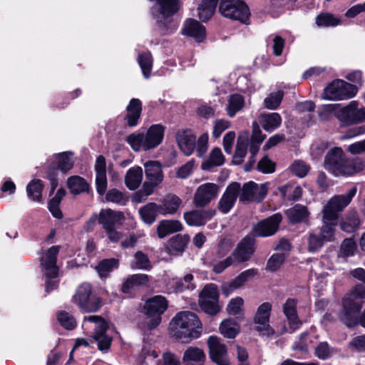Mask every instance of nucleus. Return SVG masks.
Masks as SVG:
<instances>
[{
    "label": "nucleus",
    "mask_w": 365,
    "mask_h": 365,
    "mask_svg": "<svg viewBox=\"0 0 365 365\" xmlns=\"http://www.w3.org/2000/svg\"><path fill=\"white\" fill-rule=\"evenodd\" d=\"M207 344L210 358L214 362L218 365H229L226 346L220 343L218 337L210 336L207 340Z\"/></svg>",
    "instance_id": "nucleus-18"
},
{
    "label": "nucleus",
    "mask_w": 365,
    "mask_h": 365,
    "mask_svg": "<svg viewBox=\"0 0 365 365\" xmlns=\"http://www.w3.org/2000/svg\"><path fill=\"white\" fill-rule=\"evenodd\" d=\"M272 304L264 302L257 309L254 317L255 329L261 336H271L275 334L274 329L269 325Z\"/></svg>",
    "instance_id": "nucleus-12"
},
{
    "label": "nucleus",
    "mask_w": 365,
    "mask_h": 365,
    "mask_svg": "<svg viewBox=\"0 0 365 365\" xmlns=\"http://www.w3.org/2000/svg\"><path fill=\"white\" fill-rule=\"evenodd\" d=\"M329 143L319 140L313 143L310 148V154L313 159L317 160L322 157L324 152L329 148Z\"/></svg>",
    "instance_id": "nucleus-52"
},
{
    "label": "nucleus",
    "mask_w": 365,
    "mask_h": 365,
    "mask_svg": "<svg viewBox=\"0 0 365 365\" xmlns=\"http://www.w3.org/2000/svg\"><path fill=\"white\" fill-rule=\"evenodd\" d=\"M201 329L202 324L197 315L189 311L178 313L170 323L172 336L183 343L198 338Z\"/></svg>",
    "instance_id": "nucleus-3"
},
{
    "label": "nucleus",
    "mask_w": 365,
    "mask_h": 365,
    "mask_svg": "<svg viewBox=\"0 0 365 365\" xmlns=\"http://www.w3.org/2000/svg\"><path fill=\"white\" fill-rule=\"evenodd\" d=\"M58 246H52L41 259L42 271L46 279V292H50L58 286V267L56 265Z\"/></svg>",
    "instance_id": "nucleus-6"
},
{
    "label": "nucleus",
    "mask_w": 365,
    "mask_h": 365,
    "mask_svg": "<svg viewBox=\"0 0 365 365\" xmlns=\"http://www.w3.org/2000/svg\"><path fill=\"white\" fill-rule=\"evenodd\" d=\"M225 163V156L219 148H214L207 160L202 162L201 168L204 170H210L213 167L220 166Z\"/></svg>",
    "instance_id": "nucleus-32"
},
{
    "label": "nucleus",
    "mask_w": 365,
    "mask_h": 365,
    "mask_svg": "<svg viewBox=\"0 0 365 365\" xmlns=\"http://www.w3.org/2000/svg\"><path fill=\"white\" fill-rule=\"evenodd\" d=\"M118 260L114 258L102 260L96 267L100 277H106L110 272L118 267Z\"/></svg>",
    "instance_id": "nucleus-46"
},
{
    "label": "nucleus",
    "mask_w": 365,
    "mask_h": 365,
    "mask_svg": "<svg viewBox=\"0 0 365 365\" xmlns=\"http://www.w3.org/2000/svg\"><path fill=\"white\" fill-rule=\"evenodd\" d=\"M215 215V210L209 209L206 210H192L184 214V219L190 226H201Z\"/></svg>",
    "instance_id": "nucleus-21"
},
{
    "label": "nucleus",
    "mask_w": 365,
    "mask_h": 365,
    "mask_svg": "<svg viewBox=\"0 0 365 365\" xmlns=\"http://www.w3.org/2000/svg\"><path fill=\"white\" fill-rule=\"evenodd\" d=\"M325 242L320 235L314 230L308 238V250L311 252H314L320 249Z\"/></svg>",
    "instance_id": "nucleus-61"
},
{
    "label": "nucleus",
    "mask_w": 365,
    "mask_h": 365,
    "mask_svg": "<svg viewBox=\"0 0 365 365\" xmlns=\"http://www.w3.org/2000/svg\"><path fill=\"white\" fill-rule=\"evenodd\" d=\"M259 122L263 129L269 133L277 129L282 124V117L277 113H268L261 114Z\"/></svg>",
    "instance_id": "nucleus-26"
},
{
    "label": "nucleus",
    "mask_w": 365,
    "mask_h": 365,
    "mask_svg": "<svg viewBox=\"0 0 365 365\" xmlns=\"http://www.w3.org/2000/svg\"><path fill=\"white\" fill-rule=\"evenodd\" d=\"M149 282V276L145 274H135L127 278L123 282L121 290L124 293H128L132 289L146 286Z\"/></svg>",
    "instance_id": "nucleus-27"
},
{
    "label": "nucleus",
    "mask_w": 365,
    "mask_h": 365,
    "mask_svg": "<svg viewBox=\"0 0 365 365\" xmlns=\"http://www.w3.org/2000/svg\"><path fill=\"white\" fill-rule=\"evenodd\" d=\"M240 193V184L233 182L228 185L218 202V210L222 214L228 213L234 207Z\"/></svg>",
    "instance_id": "nucleus-16"
},
{
    "label": "nucleus",
    "mask_w": 365,
    "mask_h": 365,
    "mask_svg": "<svg viewBox=\"0 0 365 365\" xmlns=\"http://www.w3.org/2000/svg\"><path fill=\"white\" fill-rule=\"evenodd\" d=\"M334 349L327 341L320 342L315 348V355L320 359L327 360L334 353Z\"/></svg>",
    "instance_id": "nucleus-54"
},
{
    "label": "nucleus",
    "mask_w": 365,
    "mask_h": 365,
    "mask_svg": "<svg viewBox=\"0 0 365 365\" xmlns=\"http://www.w3.org/2000/svg\"><path fill=\"white\" fill-rule=\"evenodd\" d=\"M282 215L280 213H275L258 222L252 229L253 236L269 237L273 235L278 230L279 223L282 222Z\"/></svg>",
    "instance_id": "nucleus-15"
},
{
    "label": "nucleus",
    "mask_w": 365,
    "mask_h": 365,
    "mask_svg": "<svg viewBox=\"0 0 365 365\" xmlns=\"http://www.w3.org/2000/svg\"><path fill=\"white\" fill-rule=\"evenodd\" d=\"M208 140L209 135L207 133H203L198 138L197 140H195V148L197 156L202 158L207 153L208 150Z\"/></svg>",
    "instance_id": "nucleus-59"
},
{
    "label": "nucleus",
    "mask_w": 365,
    "mask_h": 365,
    "mask_svg": "<svg viewBox=\"0 0 365 365\" xmlns=\"http://www.w3.org/2000/svg\"><path fill=\"white\" fill-rule=\"evenodd\" d=\"M219 10L226 18L248 24L250 9L243 0H221Z\"/></svg>",
    "instance_id": "nucleus-10"
},
{
    "label": "nucleus",
    "mask_w": 365,
    "mask_h": 365,
    "mask_svg": "<svg viewBox=\"0 0 365 365\" xmlns=\"http://www.w3.org/2000/svg\"><path fill=\"white\" fill-rule=\"evenodd\" d=\"M283 96L284 93L282 91L271 93L264 100V106L269 110L277 109L279 106L283 99Z\"/></svg>",
    "instance_id": "nucleus-51"
},
{
    "label": "nucleus",
    "mask_w": 365,
    "mask_h": 365,
    "mask_svg": "<svg viewBox=\"0 0 365 365\" xmlns=\"http://www.w3.org/2000/svg\"><path fill=\"white\" fill-rule=\"evenodd\" d=\"M339 22L338 18L329 13H322L316 18V24L319 27L336 26Z\"/></svg>",
    "instance_id": "nucleus-50"
},
{
    "label": "nucleus",
    "mask_w": 365,
    "mask_h": 365,
    "mask_svg": "<svg viewBox=\"0 0 365 365\" xmlns=\"http://www.w3.org/2000/svg\"><path fill=\"white\" fill-rule=\"evenodd\" d=\"M244 300L242 297H237L230 300L227 307V311L230 314H242V305Z\"/></svg>",
    "instance_id": "nucleus-62"
},
{
    "label": "nucleus",
    "mask_w": 365,
    "mask_h": 365,
    "mask_svg": "<svg viewBox=\"0 0 365 365\" xmlns=\"http://www.w3.org/2000/svg\"><path fill=\"white\" fill-rule=\"evenodd\" d=\"M203 351L197 347H189L184 353L183 361L185 362H201L205 359Z\"/></svg>",
    "instance_id": "nucleus-49"
},
{
    "label": "nucleus",
    "mask_w": 365,
    "mask_h": 365,
    "mask_svg": "<svg viewBox=\"0 0 365 365\" xmlns=\"http://www.w3.org/2000/svg\"><path fill=\"white\" fill-rule=\"evenodd\" d=\"M159 213V205L155 202H149L139 210V214L142 220L148 224H153Z\"/></svg>",
    "instance_id": "nucleus-33"
},
{
    "label": "nucleus",
    "mask_w": 365,
    "mask_h": 365,
    "mask_svg": "<svg viewBox=\"0 0 365 365\" xmlns=\"http://www.w3.org/2000/svg\"><path fill=\"white\" fill-rule=\"evenodd\" d=\"M43 185L39 179L31 180L26 186V192L29 198L33 201L41 202Z\"/></svg>",
    "instance_id": "nucleus-38"
},
{
    "label": "nucleus",
    "mask_w": 365,
    "mask_h": 365,
    "mask_svg": "<svg viewBox=\"0 0 365 365\" xmlns=\"http://www.w3.org/2000/svg\"><path fill=\"white\" fill-rule=\"evenodd\" d=\"M255 182L250 181L240 186V193L238 195L240 200L242 202L252 201L254 202V190Z\"/></svg>",
    "instance_id": "nucleus-53"
},
{
    "label": "nucleus",
    "mask_w": 365,
    "mask_h": 365,
    "mask_svg": "<svg viewBox=\"0 0 365 365\" xmlns=\"http://www.w3.org/2000/svg\"><path fill=\"white\" fill-rule=\"evenodd\" d=\"M349 349L354 351L361 352L365 351V334L352 338L349 343Z\"/></svg>",
    "instance_id": "nucleus-64"
},
{
    "label": "nucleus",
    "mask_w": 365,
    "mask_h": 365,
    "mask_svg": "<svg viewBox=\"0 0 365 365\" xmlns=\"http://www.w3.org/2000/svg\"><path fill=\"white\" fill-rule=\"evenodd\" d=\"M287 215L292 223L307 222L309 215L307 208L297 204L287 210Z\"/></svg>",
    "instance_id": "nucleus-30"
},
{
    "label": "nucleus",
    "mask_w": 365,
    "mask_h": 365,
    "mask_svg": "<svg viewBox=\"0 0 365 365\" xmlns=\"http://www.w3.org/2000/svg\"><path fill=\"white\" fill-rule=\"evenodd\" d=\"M145 176L153 185L160 184L164 178L162 165L158 161L149 160L144 164Z\"/></svg>",
    "instance_id": "nucleus-22"
},
{
    "label": "nucleus",
    "mask_w": 365,
    "mask_h": 365,
    "mask_svg": "<svg viewBox=\"0 0 365 365\" xmlns=\"http://www.w3.org/2000/svg\"><path fill=\"white\" fill-rule=\"evenodd\" d=\"M181 199L175 195L168 194L163 200L162 204L159 205V213L163 215L175 214L180 204Z\"/></svg>",
    "instance_id": "nucleus-24"
},
{
    "label": "nucleus",
    "mask_w": 365,
    "mask_h": 365,
    "mask_svg": "<svg viewBox=\"0 0 365 365\" xmlns=\"http://www.w3.org/2000/svg\"><path fill=\"white\" fill-rule=\"evenodd\" d=\"M323 225L317 232L320 235L324 242H330L334 240L336 221L324 220L322 218Z\"/></svg>",
    "instance_id": "nucleus-48"
},
{
    "label": "nucleus",
    "mask_w": 365,
    "mask_h": 365,
    "mask_svg": "<svg viewBox=\"0 0 365 365\" xmlns=\"http://www.w3.org/2000/svg\"><path fill=\"white\" fill-rule=\"evenodd\" d=\"M217 6V0H202L198 7V15L200 20L206 21L209 20L215 13Z\"/></svg>",
    "instance_id": "nucleus-39"
},
{
    "label": "nucleus",
    "mask_w": 365,
    "mask_h": 365,
    "mask_svg": "<svg viewBox=\"0 0 365 365\" xmlns=\"http://www.w3.org/2000/svg\"><path fill=\"white\" fill-rule=\"evenodd\" d=\"M266 135L262 133L259 128H254L250 143V163L251 167L255 162V156L257 154L259 146L265 139Z\"/></svg>",
    "instance_id": "nucleus-29"
},
{
    "label": "nucleus",
    "mask_w": 365,
    "mask_h": 365,
    "mask_svg": "<svg viewBox=\"0 0 365 365\" xmlns=\"http://www.w3.org/2000/svg\"><path fill=\"white\" fill-rule=\"evenodd\" d=\"M340 83L341 100L351 98L356 95L358 88L355 85L343 80H340Z\"/></svg>",
    "instance_id": "nucleus-56"
},
{
    "label": "nucleus",
    "mask_w": 365,
    "mask_h": 365,
    "mask_svg": "<svg viewBox=\"0 0 365 365\" xmlns=\"http://www.w3.org/2000/svg\"><path fill=\"white\" fill-rule=\"evenodd\" d=\"M59 323L65 329L72 330L76 327V322L73 316L66 312H61L58 315Z\"/></svg>",
    "instance_id": "nucleus-63"
},
{
    "label": "nucleus",
    "mask_w": 365,
    "mask_h": 365,
    "mask_svg": "<svg viewBox=\"0 0 365 365\" xmlns=\"http://www.w3.org/2000/svg\"><path fill=\"white\" fill-rule=\"evenodd\" d=\"M365 299V286L356 284L341 299V309L338 317L341 322L349 327L360 324L365 328V308L361 311Z\"/></svg>",
    "instance_id": "nucleus-1"
},
{
    "label": "nucleus",
    "mask_w": 365,
    "mask_h": 365,
    "mask_svg": "<svg viewBox=\"0 0 365 365\" xmlns=\"http://www.w3.org/2000/svg\"><path fill=\"white\" fill-rule=\"evenodd\" d=\"M244 105L245 98L242 96L237 93L230 95L226 107L227 115L231 118L234 117L242 109Z\"/></svg>",
    "instance_id": "nucleus-35"
},
{
    "label": "nucleus",
    "mask_w": 365,
    "mask_h": 365,
    "mask_svg": "<svg viewBox=\"0 0 365 365\" xmlns=\"http://www.w3.org/2000/svg\"><path fill=\"white\" fill-rule=\"evenodd\" d=\"M67 184L71 192L74 195L86 192L89 190L88 183L84 178L78 175L70 177L68 179Z\"/></svg>",
    "instance_id": "nucleus-34"
},
{
    "label": "nucleus",
    "mask_w": 365,
    "mask_h": 365,
    "mask_svg": "<svg viewBox=\"0 0 365 365\" xmlns=\"http://www.w3.org/2000/svg\"><path fill=\"white\" fill-rule=\"evenodd\" d=\"M338 113H339V103L324 105L318 110L319 118L322 121H329L333 117L338 120Z\"/></svg>",
    "instance_id": "nucleus-40"
},
{
    "label": "nucleus",
    "mask_w": 365,
    "mask_h": 365,
    "mask_svg": "<svg viewBox=\"0 0 365 365\" xmlns=\"http://www.w3.org/2000/svg\"><path fill=\"white\" fill-rule=\"evenodd\" d=\"M165 127L152 125L145 133H133L128 136L127 142L135 151L148 150L158 146L163 141Z\"/></svg>",
    "instance_id": "nucleus-5"
},
{
    "label": "nucleus",
    "mask_w": 365,
    "mask_h": 365,
    "mask_svg": "<svg viewBox=\"0 0 365 365\" xmlns=\"http://www.w3.org/2000/svg\"><path fill=\"white\" fill-rule=\"evenodd\" d=\"M340 79H336L330 83L322 94L324 100H341V92L339 86Z\"/></svg>",
    "instance_id": "nucleus-43"
},
{
    "label": "nucleus",
    "mask_w": 365,
    "mask_h": 365,
    "mask_svg": "<svg viewBox=\"0 0 365 365\" xmlns=\"http://www.w3.org/2000/svg\"><path fill=\"white\" fill-rule=\"evenodd\" d=\"M258 273L257 269L251 268L241 272L237 277H235L230 284L232 289H237L242 287L250 278L255 277Z\"/></svg>",
    "instance_id": "nucleus-47"
},
{
    "label": "nucleus",
    "mask_w": 365,
    "mask_h": 365,
    "mask_svg": "<svg viewBox=\"0 0 365 365\" xmlns=\"http://www.w3.org/2000/svg\"><path fill=\"white\" fill-rule=\"evenodd\" d=\"M133 269L150 270L152 268L151 263L147 255L141 251H138L134 255V258L130 262Z\"/></svg>",
    "instance_id": "nucleus-42"
},
{
    "label": "nucleus",
    "mask_w": 365,
    "mask_h": 365,
    "mask_svg": "<svg viewBox=\"0 0 365 365\" xmlns=\"http://www.w3.org/2000/svg\"><path fill=\"white\" fill-rule=\"evenodd\" d=\"M297 301L288 299L283 305V312L289 324L290 332L297 330L302 324L297 312Z\"/></svg>",
    "instance_id": "nucleus-20"
},
{
    "label": "nucleus",
    "mask_w": 365,
    "mask_h": 365,
    "mask_svg": "<svg viewBox=\"0 0 365 365\" xmlns=\"http://www.w3.org/2000/svg\"><path fill=\"white\" fill-rule=\"evenodd\" d=\"M200 298L218 302L219 293L217 285L215 284L206 285L200 294Z\"/></svg>",
    "instance_id": "nucleus-60"
},
{
    "label": "nucleus",
    "mask_w": 365,
    "mask_h": 365,
    "mask_svg": "<svg viewBox=\"0 0 365 365\" xmlns=\"http://www.w3.org/2000/svg\"><path fill=\"white\" fill-rule=\"evenodd\" d=\"M82 328L86 334L91 336L97 342L99 350L106 351L110 348L112 341L111 333L115 330L110 327L101 317H85Z\"/></svg>",
    "instance_id": "nucleus-4"
},
{
    "label": "nucleus",
    "mask_w": 365,
    "mask_h": 365,
    "mask_svg": "<svg viewBox=\"0 0 365 365\" xmlns=\"http://www.w3.org/2000/svg\"><path fill=\"white\" fill-rule=\"evenodd\" d=\"M175 138L179 148L185 155L189 156L193 153L195 148V135L192 130H179Z\"/></svg>",
    "instance_id": "nucleus-19"
},
{
    "label": "nucleus",
    "mask_w": 365,
    "mask_h": 365,
    "mask_svg": "<svg viewBox=\"0 0 365 365\" xmlns=\"http://www.w3.org/2000/svg\"><path fill=\"white\" fill-rule=\"evenodd\" d=\"M182 33L201 41L205 36V28L197 20L190 19L185 22Z\"/></svg>",
    "instance_id": "nucleus-23"
},
{
    "label": "nucleus",
    "mask_w": 365,
    "mask_h": 365,
    "mask_svg": "<svg viewBox=\"0 0 365 365\" xmlns=\"http://www.w3.org/2000/svg\"><path fill=\"white\" fill-rule=\"evenodd\" d=\"M219 193V186L215 183L206 182L200 185L194 195V203L197 207H205L215 199Z\"/></svg>",
    "instance_id": "nucleus-14"
},
{
    "label": "nucleus",
    "mask_w": 365,
    "mask_h": 365,
    "mask_svg": "<svg viewBox=\"0 0 365 365\" xmlns=\"http://www.w3.org/2000/svg\"><path fill=\"white\" fill-rule=\"evenodd\" d=\"M284 40L278 35L272 34L267 39V48L272 51L276 56L282 55L284 48Z\"/></svg>",
    "instance_id": "nucleus-45"
},
{
    "label": "nucleus",
    "mask_w": 365,
    "mask_h": 365,
    "mask_svg": "<svg viewBox=\"0 0 365 365\" xmlns=\"http://www.w3.org/2000/svg\"><path fill=\"white\" fill-rule=\"evenodd\" d=\"M126 110L128 113L125 119L127 124L130 127L137 125L142 110L141 101L138 98L131 99Z\"/></svg>",
    "instance_id": "nucleus-25"
},
{
    "label": "nucleus",
    "mask_w": 365,
    "mask_h": 365,
    "mask_svg": "<svg viewBox=\"0 0 365 365\" xmlns=\"http://www.w3.org/2000/svg\"><path fill=\"white\" fill-rule=\"evenodd\" d=\"M254 244L253 235H248L241 240L230 255L234 259L235 264L245 262L250 259L255 251Z\"/></svg>",
    "instance_id": "nucleus-17"
},
{
    "label": "nucleus",
    "mask_w": 365,
    "mask_h": 365,
    "mask_svg": "<svg viewBox=\"0 0 365 365\" xmlns=\"http://www.w3.org/2000/svg\"><path fill=\"white\" fill-rule=\"evenodd\" d=\"M324 164V168L335 176L353 175L365 166L360 158L347 159L340 147H333L327 151Z\"/></svg>",
    "instance_id": "nucleus-2"
},
{
    "label": "nucleus",
    "mask_w": 365,
    "mask_h": 365,
    "mask_svg": "<svg viewBox=\"0 0 365 365\" xmlns=\"http://www.w3.org/2000/svg\"><path fill=\"white\" fill-rule=\"evenodd\" d=\"M338 121L341 127L365 123V107L357 101H351L345 106L339 104Z\"/></svg>",
    "instance_id": "nucleus-8"
},
{
    "label": "nucleus",
    "mask_w": 365,
    "mask_h": 365,
    "mask_svg": "<svg viewBox=\"0 0 365 365\" xmlns=\"http://www.w3.org/2000/svg\"><path fill=\"white\" fill-rule=\"evenodd\" d=\"M106 200L119 205H125L128 202V197L121 191L115 188L108 191L106 195Z\"/></svg>",
    "instance_id": "nucleus-55"
},
{
    "label": "nucleus",
    "mask_w": 365,
    "mask_h": 365,
    "mask_svg": "<svg viewBox=\"0 0 365 365\" xmlns=\"http://www.w3.org/2000/svg\"><path fill=\"white\" fill-rule=\"evenodd\" d=\"M187 242L188 239L187 237L177 235L169 240L170 250V251L181 252L183 251Z\"/></svg>",
    "instance_id": "nucleus-58"
},
{
    "label": "nucleus",
    "mask_w": 365,
    "mask_h": 365,
    "mask_svg": "<svg viewBox=\"0 0 365 365\" xmlns=\"http://www.w3.org/2000/svg\"><path fill=\"white\" fill-rule=\"evenodd\" d=\"M98 219L100 225L103 229L118 227L122 224L125 217L122 212L114 211L111 209H103L100 211L98 216H93L88 222V224L93 225Z\"/></svg>",
    "instance_id": "nucleus-13"
},
{
    "label": "nucleus",
    "mask_w": 365,
    "mask_h": 365,
    "mask_svg": "<svg viewBox=\"0 0 365 365\" xmlns=\"http://www.w3.org/2000/svg\"><path fill=\"white\" fill-rule=\"evenodd\" d=\"M73 302L84 312H95L101 307V299L92 293L91 286L87 283L78 287Z\"/></svg>",
    "instance_id": "nucleus-9"
},
{
    "label": "nucleus",
    "mask_w": 365,
    "mask_h": 365,
    "mask_svg": "<svg viewBox=\"0 0 365 365\" xmlns=\"http://www.w3.org/2000/svg\"><path fill=\"white\" fill-rule=\"evenodd\" d=\"M220 330L225 337L233 339L238 334L240 326L235 320L226 319L221 323Z\"/></svg>",
    "instance_id": "nucleus-44"
},
{
    "label": "nucleus",
    "mask_w": 365,
    "mask_h": 365,
    "mask_svg": "<svg viewBox=\"0 0 365 365\" xmlns=\"http://www.w3.org/2000/svg\"><path fill=\"white\" fill-rule=\"evenodd\" d=\"M360 225V219L356 212H351L340 222L341 229L347 232H355Z\"/></svg>",
    "instance_id": "nucleus-36"
},
{
    "label": "nucleus",
    "mask_w": 365,
    "mask_h": 365,
    "mask_svg": "<svg viewBox=\"0 0 365 365\" xmlns=\"http://www.w3.org/2000/svg\"><path fill=\"white\" fill-rule=\"evenodd\" d=\"M138 62L140 66L143 76L148 78L151 75L153 58L150 52L143 51L138 56Z\"/></svg>",
    "instance_id": "nucleus-41"
},
{
    "label": "nucleus",
    "mask_w": 365,
    "mask_h": 365,
    "mask_svg": "<svg viewBox=\"0 0 365 365\" xmlns=\"http://www.w3.org/2000/svg\"><path fill=\"white\" fill-rule=\"evenodd\" d=\"M357 192L356 187H352L346 194L332 197L323 208L324 220L336 221L338 213L341 212L352 200Z\"/></svg>",
    "instance_id": "nucleus-7"
},
{
    "label": "nucleus",
    "mask_w": 365,
    "mask_h": 365,
    "mask_svg": "<svg viewBox=\"0 0 365 365\" xmlns=\"http://www.w3.org/2000/svg\"><path fill=\"white\" fill-rule=\"evenodd\" d=\"M289 170L291 173L296 176L299 178H304L309 173L310 167L302 160H295L289 166Z\"/></svg>",
    "instance_id": "nucleus-57"
},
{
    "label": "nucleus",
    "mask_w": 365,
    "mask_h": 365,
    "mask_svg": "<svg viewBox=\"0 0 365 365\" xmlns=\"http://www.w3.org/2000/svg\"><path fill=\"white\" fill-rule=\"evenodd\" d=\"M143 169L140 167H133L130 168L125 177V183L130 190L137 189L142 182Z\"/></svg>",
    "instance_id": "nucleus-28"
},
{
    "label": "nucleus",
    "mask_w": 365,
    "mask_h": 365,
    "mask_svg": "<svg viewBox=\"0 0 365 365\" xmlns=\"http://www.w3.org/2000/svg\"><path fill=\"white\" fill-rule=\"evenodd\" d=\"M248 136L246 133L244 136L240 135L237 139L236 150L233 156V162L235 164H240L243 162L247 150Z\"/></svg>",
    "instance_id": "nucleus-37"
},
{
    "label": "nucleus",
    "mask_w": 365,
    "mask_h": 365,
    "mask_svg": "<svg viewBox=\"0 0 365 365\" xmlns=\"http://www.w3.org/2000/svg\"><path fill=\"white\" fill-rule=\"evenodd\" d=\"M168 306V300L161 295L154 296L145 301L143 308L149 319L147 322L148 329H154L160 324L161 315L166 311Z\"/></svg>",
    "instance_id": "nucleus-11"
},
{
    "label": "nucleus",
    "mask_w": 365,
    "mask_h": 365,
    "mask_svg": "<svg viewBox=\"0 0 365 365\" xmlns=\"http://www.w3.org/2000/svg\"><path fill=\"white\" fill-rule=\"evenodd\" d=\"M182 225L178 220H162L158 226V235L160 238L179 232L182 230Z\"/></svg>",
    "instance_id": "nucleus-31"
}]
</instances>
